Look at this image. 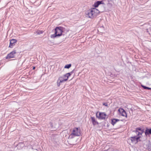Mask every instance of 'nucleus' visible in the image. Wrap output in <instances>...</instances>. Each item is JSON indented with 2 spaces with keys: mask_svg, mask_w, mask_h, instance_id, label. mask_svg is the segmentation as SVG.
Returning <instances> with one entry per match:
<instances>
[{
  "mask_svg": "<svg viewBox=\"0 0 151 151\" xmlns=\"http://www.w3.org/2000/svg\"><path fill=\"white\" fill-rule=\"evenodd\" d=\"M71 65L70 64H67L65 66L64 68L68 69L70 68L71 67Z\"/></svg>",
  "mask_w": 151,
  "mask_h": 151,
  "instance_id": "nucleus-15",
  "label": "nucleus"
},
{
  "mask_svg": "<svg viewBox=\"0 0 151 151\" xmlns=\"http://www.w3.org/2000/svg\"><path fill=\"white\" fill-rule=\"evenodd\" d=\"M103 3V1H97L94 4V6L95 7H97L98 6L101 4Z\"/></svg>",
  "mask_w": 151,
  "mask_h": 151,
  "instance_id": "nucleus-10",
  "label": "nucleus"
},
{
  "mask_svg": "<svg viewBox=\"0 0 151 151\" xmlns=\"http://www.w3.org/2000/svg\"><path fill=\"white\" fill-rule=\"evenodd\" d=\"M95 10H97V9H94L93 10H91L90 12L88 13V15L89 17L91 18H92L93 17V15L95 12Z\"/></svg>",
  "mask_w": 151,
  "mask_h": 151,
  "instance_id": "nucleus-7",
  "label": "nucleus"
},
{
  "mask_svg": "<svg viewBox=\"0 0 151 151\" xmlns=\"http://www.w3.org/2000/svg\"><path fill=\"white\" fill-rule=\"evenodd\" d=\"M43 32V31H40V30H37V31H36L35 32V33H36L37 35H40Z\"/></svg>",
  "mask_w": 151,
  "mask_h": 151,
  "instance_id": "nucleus-13",
  "label": "nucleus"
},
{
  "mask_svg": "<svg viewBox=\"0 0 151 151\" xmlns=\"http://www.w3.org/2000/svg\"><path fill=\"white\" fill-rule=\"evenodd\" d=\"M35 67H33V69H35Z\"/></svg>",
  "mask_w": 151,
  "mask_h": 151,
  "instance_id": "nucleus-20",
  "label": "nucleus"
},
{
  "mask_svg": "<svg viewBox=\"0 0 151 151\" xmlns=\"http://www.w3.org/2000/svg\"><path fill=\"white\" fill-rule=\"evenodd\" d=\"M64 28L61 27H57L55 29V33L53 35H51V37L54 38L58 37H60L63 34Z\"/></svg>",
  "mask_w": 151,
  "mask_h": 151,
  "instance_id": "nucleus-2",
  "label": "nucleus"
},
{
  "mask_svg": "<svg viewBox=\"0 0 151 151\" xmlns=\"http://www.w3.org/2000/svg\"><path fill=\"white\" fill-rule=\"evenodd\" d=\"M145 134L147 136L150 134H151V128H146L145 132Z\"/></svg>",
  "mask_w": 151,
  "mask_h": 151,
  "instance_id": "nucleus-11",
  "label": "nucleus"
},
{
  "mask_svg": "<svg viewBox=\"0 0 151 151\" xmlns=\"http://www.w3.org/2000/svg\"><path fill=\"white\" fill-rule=\"evenodd\" d=\"M103 105L106 106H108V105L107 103H104L103 104Z\"/></svg>",
  "mask_w": 151,
  "mask_h": 151,
  "instance_id": "nucleus-17",
  "label": "nucleus"
},
{
  "mask_svg": "<svg viewBox=\"0 0 151 151\" xmlns=\"http://www.w3.org/2000/svg\"><path fill=\"white\" fill-rule=\"evenodd\" d=\"M96 117L99 119H105L106 114L104 113L100 112L99 114L97 113L96 114Z\"/></svg>",
  "mask_w": 151,
  "mask_h": 151,
  "instance_id": "nucleus-5",
  "label": "nucleus"
},
{
  "mask_svg": "<svg viewBox=\"0 0 151 151\" xmlns=\"http://www.w3.org/2000/svg\"><path fill=\"white\" fill-rule=\"evenodd\" d=\"M81 134L80 129L78 128L73 129L72 132L70 136V137L73 135L74 136H79Z\"/></svg>",
  "mask_w": 151,
  "mask_h": 151,
  "instance_id": "nucleus-4",
  "label": "nucleus"
},
{
  "mask_svg": "<svg viewBox=\"0 0 151 151\" xmlns=\"http://www.w3.org/2000/svg\"><path fill=\"white\" fill-rule=\"evenodd\" d=\"M142 86L143 88L145 89H147V88H148V87H147L144 86L142 85Z\"/></svg>",
  "mask_w": 151,
  "mask_h": 151,
  "instance_id": "nucleus-18",
  "label": "nucleus"
},
{
  "mask_svg": "<svg viewBox=\"0 0 151 151\" xmlns=\"http://www.w3.org/2000/svg\"><path fill=\"white\" fill-rule=\"evenodd\" d=\"M15 51H13L9 54L6 57V59L11 58H14V55L16 54Z\"/></svg>",
  "mask_w": 151,
  "mask_h": 151,
  "instance_id": "nucleus-6",
  "label": "nucleus"
},
{
  "mask_svg": "<svg viewBox=\"0 0 151 151\" xmlns=\"http://www.w3.org/2000/svg\"><path fill=\"white\" fill-rule=\"evenodd\" d=\"M72 73V72H71L70 73H68L63 76L60 77L57 81L58 86V87L60 86L61 83L67 81L68 77L70 76L71 73Z\"/></svg>",
  "mask_w": 151,
  "mask_h": 151,
  "instance_id": "nucleus-3",
  "label": "nucleus"
},
{
  "mask_svg": "<svg viewBox=\"0 0 151 151\" xmlns=\"http://www.w3.org/2000/svg\"><path fill=\"white\" fill-rule=\"evenodd\" d=\"M121 115L126 117H127V114L125 111H124V112Z\"/></svg>",
  "mask_w": 151,
  "mask_h": 151,
  "instance_id": "nucleus-16",
  "label": "nucleus"
},
{
  "mask_svg": "<svg viewBox=\"0 0 151 151\" xmlns=\"http://www.w3.org/2000/svg\"><path fill=\"white\" fill-rule=\"evenodd\" d=\"M91 122L94 126L99 124V123L96 120L94 117H91Z\"/></svg>",
  "mask_w": 151,
  "mask_h": 151,
  "instance_id": "nucleus-9",
  "label": "nucleus"
},
{
  "mask_svg": "<svg viewBox=\"0 0 151 151\" xmlns=\"http://www.w3.org/2000/svg\"><path fill=\"white\" fill-rule=\"evenodd\" d=\"M133 132L134 133H135L136 135L131 137L130 138V139L132 143L136 144L139 141H140L139 140L140 137L138 136L141 135L143 133L144 131L141 128H136V130L134 131Z\"/></svg>",
  "mask_w": 151,
  "mask_h": 151,
  "instance_id": "nucleus-1",
  "label": "nucleus"
},
{
  "mask_svg": "<svg viewBox=\"0 0 151 151\" xmlns=\"http://www.w3.org/2000/svg\"><path fill=\"white\" fill-rule=\"evenodd\" d=\"M119 121V120L117 119H111V124L114 125L116 123Z\"/></svg>",
  "mask_w": 151,
  "mask_h": 151,
  "instance_id": "nucleus-12",
  "label": "nucleus"
},
{
  "mask_svg": "<svg viewBox=\"0 0 151 151\" xmlns=\"http://www.w3.org/2000/svg\"><path fill=\"white\" fill-rule=\"evenodd\" d=\"M17 40L15 39H13L10 40V45L9 47L12 48L13 46L14 45V43H16Z\"/></svg>",
  "mask_w": 151,
  "mask_h": 151,
  "instance_id": "nucleus-8",
  "label": "nucleus"
},
{
  "mask_svg": "<svg viewBox=\"0 0 151 151\" xmlns=\"http://www.w3.org/2000/svg\"><path fill=\"white\" fill-rule=\"evenodd\" d=\"M147 89H151V88H149V87H148V88H147Z\"/></svg>",
  "mask_w": 151,
  "mask_h": 151,
  "instance_id": "nucleus-19",
  "label": "nucleus"
},
{
  "mask_svg": "<svg viewBox=\"0 0 151 151\" xmlns=\"http://www.w3.org/2000/svg\"><path fill=\"white\" fill-rule=\"evenodd\" d=\"M119 111L121 115L125 110L123 109L120 108L119 109Z\"/></svg>",
  "mask_w": 151,
  "mask_h": 151,
  "instance_id": "nucleus-14",
  "label": "nucleus"
}]
</instances>
